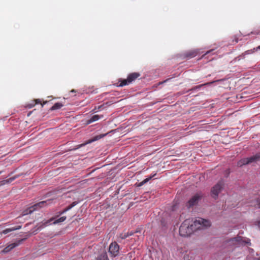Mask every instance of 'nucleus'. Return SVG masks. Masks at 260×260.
Returning a JSON list of instances; mask_svg holds the SVG:
<instances>
[{
	"label": "nucleus",
	"mask_w": 260,
	"mask_h": 260,
	"mask_svg": "<svg viewBox=\"0 0 260 260\" xmlns=\"http://www.w3.org/2000/svg\"><path fill=\"white\" fill-rule=\"evenodd\" d=\"M258 260H260V257L258 258Z\"/></svg>",
	"instance_id": "nucleus-30"
},
{
	"label": "nucleus",
	"mask_w": 260,
	"mask_h": 260,
	"mask_svg": "<svg viewBox=\"0 0 260 260\" xmlns=\"http://www.w3.org/2000/svg\"><path fill=\"white\" fill-rule=\"evenodd\" d=\"M203 194L201 192H198L193 195L186 203V206L188 208H191L196 205L199 201L201 200L203 197Z\"/></svg>",
	"instance_id": "nucleus-5"
},
{
	"label": "nucleus",
	"mask_w": 260,
	"mask_h": 260,
	"mask_svg": "<svg viewBox=\"0 0 260 260\" xmlns=\"http://www.w3.org/2000/svg\"><path fill=\"white\" fill-rule=\"evenodd\" d=\"M21 175H15L14 177H11L8 179L2 180L0 181V186L5 185L6 184H8L11 183L12 181H13L15 179L18 178Z\"/></svg>",
	"instance_id": "nucleus-10"
},
{
	"label": "nucleus",
	"mask_w": 260,
	"mask_h": 260,
	"mask_svg": "<svg viewBox=\"0 0 260 260\" xmlns=\"http://www.w3.org/2000/svg\"><path fill=\"white\" fill-rule=\"evenodd\" d=\"M70 209H68V207H67L66 209H64L63 211L60 212V214H62L65 212H66L67 211L69 210Z\"/></svg>",
	"instance_id": "nucleus-24"
},
{
	"label": "nucleus",
	"mask_w": 260,
	"mask_h": 260,
	"mask_svg": "<svg viewBox=\"0 0 260 260\" xmlns=\"http://www.w3.org/2000/svg\"><path fill=\"white\" fill-rule=\"evenodd\" d=\"M47 205V203L46 201H41L39 203H38L33 206H30V207L27 208L24 210L22 213V216H25L28 214H31L34 211L38 210L42 207H45Z\"/></svg>",
	"instance_id": "nucleus-4"
},
{
	"label": "nucleus",
	"mask_w": 260,
	"mask_h": 260,
	"mask_svg": "<svg viewBox=\"0 0 260 260\" xmlns=\"http://www.w3.org/2000/svg\"><path fill=\"white\" fill-rule=\"evenodd\" d=\"M175 210V206H174L173 207H172V210Z\"/></svg>",
	"instance_id": "nucleus-27"
},
{
	"label": "nucleus",
	"mask_w": 260,
	"mask_h": 260,
	"mask_svg": "<svg viewBox=\"0 0 260 260\" xmlns=\"http://www.w3.org/2000/svg\"><path fill=\"white\" fill-rule=\"evenodd\" d=\"M224 182L223 180L219 181L216 185H215L211 189V193L213 198L215 199H217L219 192L223 189Z\"/></svg>",
	"instance_id": "nucleus-6"
},
{
	"label": "nucleus",
	"mask_w": 260,
	"mask_h": 260,
	"mask_svg": "<svg viewBox=\"0 0 260 260\" xmlns=\"http://www.w3.org/2000/svg\"><path fill=\"white\" fill-rule=\"evenodd\" d=\"M183 259H184V260H190V256H189V254H188V253H186L184 255V257H183Z\"/></svg>",
	"instance_id": "nucleus-21"
},
{
	"label": "nucleus",
	"mask_w": 260,
	"mask_h": 260,
	"mask_svg": "<svg viewBox=\"0 0 260 260\" xmlns=\"http://www.w3.org/2000/svg\"><path fill=\"white\" fill-rule=\"evenodd\" d=\"M133 234H134V233H132V232H129V236H132V235H133Z\"/></svg>",
	"instance_id": "nucleus-26"
},
{
	"label": "nucleus",
	"mask_w": 260,
	"mask_h": 260,
	"mask_svg": "<svg viewBox=\"0 0 260 260\" xmlns=\"http://www.w3.org/2000/svg\"><path fill=\"white\" fill-rule=\"evenodd\" d=\"M151 177H149L148 178H146L144 179L143 181L140 183L139 186H142L146 182H147L150 179H151Z\"/></svg>",
	"instance_id": "nucleus-20"
},
{
	"label": "nucleus",
	"mask_w": 260,
	"mask_h": 260,
	"mask_svg": "<svg viewBox=\"0 0 260 260\" xmlns=\"http://www.w3.org/2000/svg\"><path fill=\"white\" fill-rule=\"evenodd\" d=\"M211 225L210 221L202 218L196 219L193 222L190 219L185 220L179 228V235L181 237H188L194 231L202 230Z\"/></svg>",
	"instance_id": "nucleus-1"
},
{
	"label": "nucleus",
	"mask_w": 260,
	"mask_h": 260,
	"mask_svg": "<svg viewBox=\"0 0 260 260\" xmlns=\"http://www.w3.org/2000/svg\"><path fill=\"white\" fill-rule=\"evenodd\" d=\"M258 225L260 228V221L258 222Z\"/></svg>",
	"instance_id": "nucleus-28"
},
{
	"label": "nucleus",
	"mask_w": 260,
	"mask_h": 260,
	"mask_svg": "<svg viewBox=\"0 0 260 260\" xmlns=\"http://www.w3.org/2000/svg\"><path fill=\"white\" fill-rule=\"evenodd\" d=\"M102 106H103L102 105H101L98 107H95L94 109L92 110V111L94 112H96V111L100 110L102 108Z\"/></svg>",
	"instance_id": "nucleus-23"
},
{
	"label": "nucleus",
	"mask_w": 260,
	"mask_h": 260,
	"mask_svg": "<svg viewBox=\"0 0 260 260\" xmlns=\"http://www.w3.org/2000/svg\"><path fill=\"white\" fill-rule=\"evenodd\" d=\"M96 260H109V258L108 257L107 254L106 252H104L102 253H101L100 255H99Z\"/></svg>",
	"instance_id": "nucleus-14"
},
{
	"label": "nucleus",
	"mask_w": 260,
	"mask_h": 260,
	"mask_svg": "<svg viewBox=\"0 0 260 260\" xmlns=\"http://www.w3.org/2000/svg\"><path fill=\"white\" fill-rule=\"evenodd\" d=\"M260 160V153H257L255 155L252 156L250 157L244 158L240 160L237 165L239 167H242L243 165H247L252 162H256Z\"/></svg>",
	"instance_id": "nucleus-3"
},
{
	"label": "nucleus",
	"mask_w": 260,
	"mask_h": 260,
	"mask_svg": "<svg viewBox=\"0 0 260 260\" xmlns=\"http://www.w3.org/2000/svg\"><path fill=\"white\" fill-rule=\"evenodd\" d=\"M259 205V207L260 208V203H259V205Z\"/></svg>",
	"instance_id": "nucleus-31"
},
{
	"label": "nucleus",
	"mask_w": 260,
	"mask_h": 260,
	"mask_svg": "<svg viewBox=\"0 0 260 260\" xmlns=\"http://www.w3.org/2000/svg\"><path fill=\"white\" fill-rule=\"evenodd\" d=\"M21 228V226L18 225V226H14V227H13L11 228L6 229L2 231V232L1 233V234H7L9 232L14 231H16L17 230H19Z\"/></svg>",
	"instance_id": "nucleus-13"
},
{
	"label": "nucleus",
	"mask_w": 260,
	"mask_h": 260,
	"mask_svg": "<svg viewBox=\"0 0 260 260\" xmlns=\"http://www.w3.org/2000/svg\"><path fill=\"white\" fill-rule=\"evenodd\" d=\"M18 245V243H13L12 244H10L8 246L6 247L3 250L2 252L3 253H8L10 251H11L12 249H13L14 248L16 247Z\"/></svg>",
	"instance_id": "nucleus-11"
},
{
	"label": "nucleus",
	"mask_w": 260,
	"mask_h": 260,
	"mask_svg": "<svg viewBox=\"0 0 260 260\" xmlns=\"http://www.w3.org/2000/svg\"><path fill=\"white\" fill-rule=\"evenodd\" d=\"M213 51V50H209V51H207V52L204 54V55H206V54H208L210 53V52H212Z\"/></svg>",
	"instance_id": "nucleus-25"
},
{
	"label": "nucleus",
	"mask_w": 260,
	"mask_h": 260,
	"mask_svg": "<svg viewBox=\"0 0 260 260\" xmlns=\"http://www.w3.org/2000/svg\"><path fill=\"white\" fill-rule=\"evenodd\" d=\"M211 83H207L206 84H205L204 85H207V84H211Z\"/></svg>",
	"instance_id": "nucleus-29"
},
{
	"label": "nucleus",
	"mask_w": 260,
	"mask_h": 260,
	"mask_svg": "<svg viewBox=\"0 0 260 260\" xmlns=\"http://www.w3.org/2000/svg\"><path fill=\"white\" fill-rule=\"evenodd\" d=\"M77 204L76 202H73L70 205H69L68 207V209H72L73 207H74Z\"/></svg>",
	"instance_id": "nucleus-22"
},
{
	"label": "nucleus",
	"mask_w": 260,
	"mask_h": 260,
	"mask_svg": "<svg viewBox=\"0 0 260 260\" xmlns=\"http://www.w3.org/2000/svg\"><path fill=\"white\" fill-rule=\"evenodd\" d=\"M231 244H232L235 246H239L241 245H244L246 243H249L248 242H246L243 240V238L241 236H238L237 237L232 239L230 241Z\"/></svg>",
	"instance_id": "nucleus-8"
},
{
	"label": "nucleus",
	"mask_w": 260,
	"mask_h": 260,
	"mask_svg": "<svg viewBox=\"0 0 260 260\" xmlns=\"http://www.w3.org/2000/svg\"><path fill=\"white\" fill-rule=\"evenodd\" d=\"M103 117V115H94L87 121V124H89L94 121H98Z\"/></svg>",
	"instance_id": "nucleus-12"
},
{
	"label": "nucleus",
	"mask_w": 260,
	"mask_h": 260,
	"mask_svg": "<svg viewBox=\"0 0 260 260\" xmlns=\"http://www.w3.org/2000/svg\"><path fill=\"white\" fill-rule=\"evenodd\" d=\"M66 218L67 217L65 216L60 217L59 218H58V217L55 218H50V224L60 223L63 222L66 219Z\"/></svg>",
	"instance_id": "nucleus-9"
},
{
	"label": "nucleus",
	"mask_w": 260,
	"mask_h": 260,
	"mask_svg": "<svg viewBox=\"0 0 260 260\" xmlns=\"http://www.w3.org/2000/svg\"><path fill=\"white\" fill-rule=\"evenodd\" d=\"M119 246L116 242H112L109 247V252L112 256H116L118 254Z\"/></svg>",
	"instance_id": "nucleus-7"
},
{
	"label": "nucleus",
	"mask_w": 260,
	"mask_h": 260,
	"mask_svg": "<svg viewBox=\"0 0 260 260\" xmlns=\"http://www.w3.org/2000/svg\"><path fill=\"white\" fill-rule=\"evenodd\" d=\"M2 171H0V174L2 173Z\"/></svg>",
	"instance_id": "nucleus-32"
},
{
	"label": "nucleus",
	"mask_w": 260,
	"mask_h": 260,
	"mask_svg": "<svg viewBox=\"0 0 260 260\" xmlns=\"http://www.w3.org/2000/svg\"><path fill=\"white\" fill-rule=\"evenodd\" d=\"M140 76V74L137 72H134L129 74L126 79H119L118 82L120 83L119 86L123 87L131 84Z\"/></svg>",
	"instance_id": "nucleus-2"
},
{
	"label": "nucleus",
	"mask_w": 260,
	"mask_h": 260,
	"mask_svg": "<svg viewBox=\"0 0 260 260\" xmlns=\"http://www.w3.org/2000/svg\"><path fill=\"white\" fill-rule=\"evenodd\" d=\"M129 236V232L124 234H121L120 235V238L121 239H125Z\"/></svg>",
	"instance_id": "nucleus-19"
},
{
	"label": "nucleus",
	"mask_w": 260,
	"mask_h": 260,
	"mask_svg": "<svg viewBox=\"0 0 260 260\" xmlns=\"http://www.w3.org/2000/svg\"><path fill=\"white\" fill-rule=\"evenodd\" d=\"M259 48H260V46H259Z\"/></svg>",
	"instance_id": "nucleus-33"
},
{
	"label": "nucleus",
	"mask_w": 260,
	"mask_h": 260,
	"mask_svg": "<svg viewBox=\"0 0 260 260\" xmlns=\"http://www.w3.org/2000/svg\"><path fill=\"white\" fill-rule=\"evenodd\" d=\"M197 53L198 52L196 51H191L187 53L186 56L188 58H192L196 56Z\"/></svg>",
	"instance_id": "nucleus-18"
},
{
	"label": "nucleus",
	"mask_w": 260,
	"mask_h": 260,
	"mask_svg": "<svg viewBox=\"0 0 260 260\" xmlns=\"http://www.w3.org/2000/svg\"><path fill=\"white\" fill-rule=\"evenodd\" d=\"M62 107H63V104L62 103H56L50 108V110H54L59 109Z\"/></svg>",
	"instance_id": "nucleus-17"
},
{
	"label": "nucleus",
	"mask_w": 260,
	"mask_h": 260,
	"mask_svg": "<svg viewBox=\"0 0 260 260\" xmlns=\"http://www.w3.org/2000/svg\"><path fill=\"white\" fill-rule=\"evenodd\" d=\"M101 138V136H96L94 137L92 139L89 140L86 143L80 145L79 147L85 146L87 144L91 143H92V142H94L95 141H96V140H99Z\"/></svg>",
	"instance_id": "nucleus-15"
},
{
	"label": "nucleus",
	"mask_w": 260,
	"mask_h": 260,
	"mask_svg": "<svg viewBox=\"0 0 260 260\" xmlns=\"http://www.w3.org/2000/svg\"><path fill=\"white\" fill-rule=\"evenodd\" d=\"M41 104L42 106H43V104L41 103V101L40 99H36L34 100L32 103L29 104L27 105V107L29 108H31L33 107L34 106H35L36 104Z\"/></svg>",
	"instance_id": "nucleus-16"
}]
</instances>
